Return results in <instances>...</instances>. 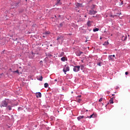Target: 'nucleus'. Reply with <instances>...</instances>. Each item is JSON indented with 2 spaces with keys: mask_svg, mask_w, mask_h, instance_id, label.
Listing matches in <instances>:
<instances>
[{
  "mask_svg": "<svg viewBox=\"0 0 130 130\" xmlns=\"http://www.w3.org/2000/svg\"><path fill=\"white\" fill-rule=\"evenodd\" d=\"M70 67L68 65H65L63 67V72L64 73L65 75H67V72H69Z\"/></svg>",
  "mask_w": 130,
  "mask_h": 130,
  "instance_id": "1",
  "label": "nucleus"
},
{
  "mask_svg": "<svg viewBox=\"0 0 130 130\" xmlns=\"http://www.w3.org/2000/svg\"><path fill=\"white\" fill-rule=\"evenodd\" d=\"M80 68L81 67H80V66H75L73 68L74 72H79V71H80Z\"/></svg>",
  "mask_w": 130,
  "mask_h": 130,
  "instance_id": "2",
  "label": "nucleus"
},
{
  "mask_svg": "<svg viewBox=\"0 0 130 130\" xmlns=\"http://www.w3.org/2000/svg\"><path fill=\"white\" fill-rule=\"evenodd\" d=\"M2 106L3 107H7V106H8V103H7L6 101H4L2 102Z\"/></svg>",
  "mask_w": 130,
  "mask_h": 130,
  "instance_id": "3",
  "label": "nucleus"
},
{
  "mask_svg": "<svg viewBox=\"0 0 130 130\" xmlns=\"http://www.w3.org/2000/svg\"><path fill=\"white\" fill-rule=\"evenodd\" d=\"M97 13V11H95L94 10H90L89 11V15H95V14H96Z\"/></svg>",
  "mask_w": 130,
  "mask_h": 130,
  "instance_id": "4",
  "label": "nucleus"
},
{
  "mask_svg": "<svg viewBox=\"0 0 130 130\" xmlns=\"http://www.w3.org/2000/svg\"><path fill=\"white\" fill-rule=\"evenodd\" d=\"M76 54L77 56H80L81 54H83V52H81L80 51H77L76 52Z\"/></svg>",
  "mask_w": 130,
  "mask_h": 130,
  "instance_id": "5",
  "label": "nucleus"
},
{
  "mask_svg": "<svg viewBox=\"0 0 130 130\" xmlns=\"http://www.w3.org/2000/svg\"><path fill=\"white\" fill-rule=\"evenodd\" d=\"M63 40V38L62 37V36H59L57 38V40L58 41H62Z\"/></svg>",
  "mask_w": 130,
  "mask_h": 130,
  "instance_id": "6",
  "label": "nucleus"
},
{
  "mask_svg": "<svg viewBox=\"0 0 130 130\" xmlns=\"http://www.w3.org/2000/svg\"><path fill=\"white\" fill-rule=\"evenodd\" d=\"M95 117H97V114H92L89 117H88L89 118H94Z\"/></svg>",
  "mask_w": 130,
  "mask_h": 130,
  "instance_id": "7",
  "label": "nucleus"
},
{
  "mask_svg": "<svg viewBox=\"0 0 130 130\" xmlns=\"http://www.w3.org/2000/svg\"><path fill=\"white\" fill-rule=\"evenodd\" d=\"M36 95L37 98H41L42 94L40 92L36 93Z\"/></svg>",
  "mask_w": 130,
  "mask_h": 130,
  "instance_id": "8",
  "label": "nucleus"
},
{
  "mask_svg": "<svg viewBox=\"0 0 130 130\" xmlns=\"http://www.w3.org/2000/svg\"><path fill=\"white\" fill-rule=\"evenodd\" d=\"M126 39H127V37L126 36H123L122 37L121 40H122V41H125Z\"/></svg>",
  "mask_w": 130,
  "mask_h": 130,
  "instance_id": "9",
  "label": "nucleus"
},
{
  "mask_svg": "<svg viewBox=\"0 0 130 130\" xmlns=\"http://www.w3.org/2000/svg\"><path fill=\"white\" fill-rule=\"evenodd\" d=\"M108 57L109 60H114V58H113L112 55H109Z\"/></svg>",
  "mask_w": 130,
  "mask_h": 130,
  "instance_id": "10",
  "label": "nucleus"
},
{
  "mask_svg": "<svg viewBox=\"0 0 130 130\" xmlns=\"http://www.w3.org/2000/svg\"><path fill=\"white\" fill-rule=\"evenodd\" d=\"M60 0H57L56 4H55L56 6H58V5H61V3H60Z\"/></svg>",
  "mask_w": 130,
  "mask_h": 130,
  "instance_id": "11",
  "label": "nucleus"
},
{
  "mask_svg": "<svg viewBox=\"0 0 130 130\" xmlns=\"http://www.w3.org/2000/svg\"><path fill=\"white\" fill-rule=\"evenodd\" d=\"M113 98H112L109 101V102L110 103V104H113L114 102H113Z\"/></svg>",
  "mask_w": 130,
  "mask_h": 130,
  "instance_id": "12",
  "label": "nucleus"
},
{
  "mask_svg": "<svg viewBox=\"0 0 130 130\" xmlns=\"http://www.w3.org/2000/svg\"><path fill=\"white\" fill-rule=\"evenodd\" d=\"M84 118V116H80L77 117L78 120H80V119H82V118Z\"/></svg>",
  "mask_w": 130,
  "mask_h": 130,
  "instance_id": "13",
  "label": "nucleus"
},
{
  "mask_svg": "<svg viewBox=\"0 0 130 130\" xmlns=\"http://www.w3.org/2000/svg\"><path fill=\"white\" fill-rule=\"evenodd\" d=\"M87 25L88 27H90L91 26V21H88L87 23Z\"/></svg>",
  "mask_w": 130,
  "mask_h": 130,
  "instance_id": "14",
  "label": "nucleus"
},
{
  "mask_svg": "<svg viewBox=\"0 0 130 130\" xmlns=\"http://www.w3.org/2000/svg\"><path fill=\"white\" fill-rule=\"evenodd\" d=\"M66 59H67V58H66V57H63L61 58V61H66Z\"/></svg>",
  "mask_w": 130,
  "mask_h": 130,
  "instance_id": "15",
  "label": "nucleus"
},
{
  "mask_svg": "<svg viewBox=\"0 0 130 130\" xmlns=\"http://www.w3.org/2000/svg\"><path fill=\"white\" fill-rule=\"evenodd\" d=\"M76 7H78V8H80V7H82V4L80 3H77L76 4Z\"/></svg>",
  "mask_w": 130,
  "mask_h": 130,
  "instance_id": "16",
  "label": "nucleus"
},
{
  "mask_svg": "<svg viewBox=\"0 0 130 130\" xmlns=\"http://www.w3.org/2000/svg\"><path fill=\"white\" fill-rule=\"evenodd\" d=\"M38 80H39V81H42V80H43V77L42 76H41L39 78H38Z\"/></svg>",
  "mask_w": 130,
  "mask_h": 130,
  "instance_id": "17",
  "label": "nucleus"
},
{
  "mask_svg": "<svg viewBox=\"0 0 130 130\" xmlns=\"http://www.w3.org/2000/svg\"><path fill=\"white\" fill-rule=\"evenodd\" d=\"M48 83H45L44 84V87H45V88H48Z\"/></svg>",
  "mask_w": 130,
  "mask_h": 130,
  "instance_id": "18",
  "label": "nucleus"
},
{
  "mask_svg": "<svg viewBox=\"0 0 130 130\" xmlns=\"http://www.w3.org/2000/svg\"><path fill=\"white\" fill-rule=\"evenodd\" d=\"M97 31H99V28H95L93 29V32H97Z\"/></svg>",
  "mask_w": 130,
  "mask_h": 130,
  "instance_id": "19",
  "label": "nucleus"
},
{
  "mask_svg": "<svg viewBox=\"0 0 130 130\" xmlns=\"http://www.w3.org/2000/svg\"><path fill=\"white\" fill-rule=\"evenodd\" d=\"M109 44V43L108 42H105L103 45H108Z\"/></svg>",
  "mask_w": 130,
  "mask_h": 130,
  "instance_id": "20",
  "label": "nucleus"
},
{
  "mask_svg": "<svg viewBox=\"0 0 130 130\" xmlns=\"http://www.w3.org/2000/svg\"><path fill=\"white\" fill-rule=\"evenodd\" d=\"M77 102H79V103H81V102L82 101V100L81 99H80L78 98V100H76Z\"/></svg>",
  "mask_w": 130,
  "mask_h": 130,
  "instance_id": "21",
  "label": "nucleus"
},
{
  "mask_svg": "<svg viewBox=\"0 0 130 130\" xmlns=\"http://www.w3.org/2000/svg\"><path fill=\"white\" fill-rule=\"evenodd\" d=\"M7 109H8V110H11L12 107L11 106H8Z\"/></svg>",
  "mask_w": 130,
  "mask_h": 130,
  "instance_id": "22",
  "label": "nucleus"
},
{
  "mask_svg": "<svg viewBox=\"0 0 130 130\" xmlns=\"http://www.w3.org/2000/svg\"><path fill=\"white\" fill-rule=\"evenodd\" d=\"M47 35L50 34V32H49V31H46V32H45V35H47Z\"/></svg>",
  "mask_w": 130,
  "mask_h": 130,
  "instance_id": "23",
  "label": "nucleus"
},
{
  "mask_svg": "<svg viewBox=\"0 0 130 130\" xmlns=\"http://www.w3.org/2000/svg\"><path fill=\"white\" fill-rule=\"evenodd\" d=\"M81 97H82L81 95H79V96H77L76 100H78V99H79V98H81Z\"/></svg>",
  "mask_w": 130,
  "mask_h": 130,
  "instance_id": "24",
  "label": "nucleus"
},
{
  "mask_svg": "<svg viewBox=\"0 0 130 130\" xmlns=\"http://www.w3.org/2000/svg\"><path fill=\"white\" fill-rule=\"evenodd\" d=\"M47 56H49V57H50L51 56H52V55L48 53L47 55Z\"/></svg>",
  "mask_w": 130,
  "mask_h": 130,
  "instance_id": "25",
  "label": "nucleus"
},
{
  "mask_svg": "<svg viewBox=\"0 0 130 130\" xmlns=\"http://www.w3.org/2000/svg\"><path fill=\"white\" fill-rule=\"evenodd\" d=\"M102 100H103V99L102 98H101L99 100V102H101L102 101Z\"/></svg>",
  "mask_w": 130,
  "mask_h": 130,
  "instance_id": "26",
  "label": "nucleus"
},
{
  "mask_svg": "<svg viewBox=\"0 0 130 130\" xmlns=\"http://www.w3.org/2000/svg\"><path fill=\"white\" fill-rule=\"evenodd\" d=\"M98 66H99V67H101V62L98 63Z\"/></svg>",
  "mask_w": 130,
  "mask_h": 130,
  "instance_id": "27",
  "label": "nucleus"
},
{
  "mask_svg": "<svg viewBox=\"0 0 130 130\" xmlns=\"http://www.w3.org/2000/svg\"><path fill=\"white\" fill-rule=\"evenodd\" d=\"M18 111H20V110H22V108L21 107L18 108Z\"/></svg>",
  "mask_w": 130,
  "mask_h": 130,
  "instance_id": "28",
  "label": "nucleus"
},
{
  "mask_svg": "<svg viewBox=\"0 0 130 130\" xmlns=\"http://www.w3.org/2000/svg\"><path fill=\"white\" fill-rule=\"evenodd\" d=\"M125 75H128V72H126L125 73Z\"/></svg>",
  "mask_w": 130,
  "mask_h": 130,
  "instance_id": "29",
  "label": "nucleus"
},
{
  "mask_svg": "<svg viewBox=\"0 0 130 130\" xmlns=\"http://www.w3.org/2000/svg\"><path fill=\"white\" fill-rule=\"evenodd\" d=\"M112 57H113V58H114V57H115V55H112Z\"/></svg>",
  "mask_w": 130,
  "mask_h": 130,
  "instance_id": "30",
  "label": "nucleus"
},
{
  "mask_svg": "<svg viewBox=\"0 0 130 130\" xmlns=\"http://www.w3.org/2000/svg\"><path fill=\"white\" fill-rule=\"evenodd\" d=\"M109 17H112V18H113V15H109Z\"/></svg>",
  "mask_w": 130,
  "mask_h": 130,
  "instance_id": "31",
  "label": "nucleus"
},
{
  "mask_svg": "<svg viewBox=\"0 0 130 130\" xmlns=\"http://www.w3.org/2000/svg\"><path fill=\"white\" fill-rule=\"evenodd\" d=\"M116 16H117V15H113V18H114V17H116Z\"/></svg>",
  "mask_w": 130,
  "mask_h": 130,
  "instance_id": "32",
  "label": "nucleus"
},
{
  "mask_svg": "<svg viewBox=\"0 0 130 130\" xmlns=\"http://www.w3.org/2000/svg\"><path fill=\"white\" fill-rule=\"evenodd\" d=\"M54 81H55V82H57V79H55V80H54Z\"/></svg>",
  "mask_w": 130,
  "mask_h": 130,
  "instance_id": "33",
  "label": "nucleus"
},
{
  "mask_svg": "<svg viewBox=\"0 0 130 130\" xmlns=\"http://www.w3.org/2000/svg\"><path fill=\"white\" fill-rule=\"evenodd\" d=\"M60 26L61 27V26H62V23H60Z\"/></svg>",
  "mask_w": 130,
  "mask_h": 130,
  "instance_id": "34",
  "label": "nucleus"
},
{
  "mask_svg": "<svg viewBox=\"0 0 130 130\" xmlns=\"http://www.w3.org/2000/svg\"><path fill=\"white\" fill-rule=\"evenodd\" d=\"M17 73L19 74V71L17 70Z\"/></svg>",
  "mask_w": 130,
  "mask_h": 130,
  "instance_id": "35",
  "label": "nucleus"
},
{
  "mask_svg": "<svg viewBox=\"0 0 130 130\" xmlns=\"http://www.w3.org/2000/svg\"><path fill=\"white\" fill-rule=\"evenodd\" d=\"M112 96H115V94H113L112 95Z\"/></svg>",
  "mask_w": 130,
  "mask_h": 130,
  "instance_id": "36",
  "label": "nucleus"
},
{
  "mask_svg": "<svg viewBox=\"0 0 130 130\" xmlns=\"http://www.w3.org/2000/svg\"><path fill=\"white\" fill-rule=\"evenodd\" d=\"M43 37L45 38L46 36H43Z\"/></svg>",
  "mask_w": 130,
  "mask_h": 130,
  "instance_id": "37",
  "label": "nucleus"
},
{
  "mask_svg": "<svg viewBox=\"0 0 130 130\" xmlns=\"http://www.w3.org/2000/svg\"><path fill=\"white\" fill-rule=\"evenodd\" d=\"M40 62H43V61H42V60L40 61Z\"/></svg>",
  "mask_w": 130,
  "mask_h": 130,
  "instance_id": "38",
  "label": "nucleus"
},
{
  "mask_svg": "<svg viewBox=\"0 0 130 130\" xmlns=\"http://www.w3.org/2000/svg\"><path fill=\"white\" fill-rule=\"evenodd\" d=\"M61 54H62V55H63V53H61Z\"/></svg>",
  "mask_w": 130,
  "mask_h": 130,
  "instance_id": "39",
  "label": "nucleus"
},
{
  "mask_svg": "<svg viewBox=\"0 0 130 130\" xmlns=\"http://www.w3.org/2000/svg\"><path fill=\"white\" fill-rule=\"evenodd\" d=\"M81 68H83V66H81Z\"/></svg>",
  "mask_w": 130,
  "mask_h": 130,
  "instance_id": "40",
  "label": "nucleus"
},
{
  "mask_svg": "<svg viewBox=\"0 0 130 130\" xmlns=\"http://www.w3.org/2000/svg\"><path fill=\"white\" fill-rule=\"evenodd\" d=\"M15 73H17V71H15Z\"/></svg>",
  "mask_w": 130,
  "mask_h": 130,
  "instance_id": "41",
  "label": "nucleus"
},
{
  "mask_svg": "<svg viewBox=\"0 0 130 130\" xmlns=\"http://www.w3.org/2000/svg\"><path fill=\"white\" fill-rule=\"evenodd\" d=\"M56 10H58V8H56Z\"/></svg>",
  "mask_w": 130,
  "mask_h": 130,
  "instance_id": "42",
  "label": "nucleus"
},
{
  "mask_svg": "<svg viewBox=\"0 0 130 130\" xmlns=\"http://www.w3.org/2000/svg\"><path fill=\"white\" fill-rule=\"evenodd\" d=\"M55 18H56V15H55Z\"/></svg>",
  "mask_w": 130,
  "mask_h": 130,
  "instance_id": "43",
  "label": "nucleus"
},
{
  "mask_svg": "<svg viewBox=\"0 0 130 130\" xmlns=\"http://www.w3.org/2000/svg\"><path fill=\"white\" fill-rule=\"evenodd\" d=\"M86 111L87 112V111H88V110H86Z\"/></svg>",
  "mask_w": 130,
  "mask_h": 130,
  "instance_id": "44",
  "label": "nucleus"
},
{
  "mask_svg": "<svg viewBox=\"0 0 130 130\" xmlns=\"http://www.w3.org/2000/svg\"><path fill=\"white\" fill-rule=\"evenodd\" d=\"M118 15H117V16H119V15H120V14H118Z\"/></svg>",
  "mask_w": 130,
  "mask_h": 130,
  "instance_id": "45",
  "label": "nucleus"
},
{
  "mask_svg": "<svg viewBox=\"0 0 130 130\" xmlns=\"http://www.w3.org/2000/svg\"><path fill=\"white\" fill-rule=\"evenodd\" d=\"M100 39H102V38H100Z\"/></svg>",
  "mask_w": 130,
  "mask_h": 130,
  "instance_id": "46",
  "label": "nucleus"
},
{
  "mask_svg": "<svg viewBox=\"0 0 130 130\" xmlns=\"http://www.w3.org/2000/svg\"><path fill=\"white\" fill-rule=\"evenodd\" d=\"M50 46H52V45H51Z\"/></svg>",
  "mask_w": 130,
  "mask_h": 130,
  "instance_id": "47",
  "label": "nucleus"
}]
</instances>
